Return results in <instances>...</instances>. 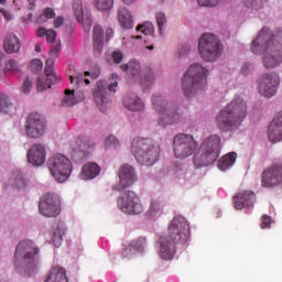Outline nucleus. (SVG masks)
Listing matches in <instances>:
<instances>
[{"mask_svg": "<svg viewBox=\"0 0 282 282\" xmlns=\"http://www.w3.org/2000/svg\"><path fill=\"white\" fill-rule=\"evenodd\" d=\"M230 0H197L198 6L200 8H215V6H219V3H226Z\"/></svg>", "mask_w": 282, "mask_h": 282, "instance_id": "nucleus-44", "label": "nucleus"}, {"mask_svg": "<svg viewBox=\"0 0 282 282\" xmlns=\"http://www.w3.org/2000/svg\"><path fill=\"white\" fill-rule=\"evenodd\" d=\"M36 34L39 39H43V36H46L47 43H54V41H56V31L52 29L46 30L45 28H39Z\"/></svg>", "mask_w": 282, "mask_h": 282, "instance_id": "nucleus-38", "label": "nucleus"}, {"mask_svg": "<svg viewBox=\"0 0 282 282\" xmlns=\"http://www.w3.org/2000/svg\"><path fill=\"white\" fill-rule=\"evenodd\" d=\"M44 72H54V59H47Z\"/></svg>", "mask_w": 282, "mask_h": 282, "instance_id": "nucleus-57", "label": "nucleus"}, {"mask_svg": "<svg viewBox=\"0 0 282 282\" xmlns=\"http://www.w3.org/2000/svg\"><path fill=\"white\" fill-rule=\"evenodd\" d=\"M36 21H37V23H45V21H47L45 13H42L41 15H39Z\"/></svg>", "mask_w": 282, "mask_h": 282, "instance_id": "nucleus-61", "label": "nucleus"}, {"mask_svg": "<svg viewBox=\"0 0 282 282\" xmlns=\"http://www.w3.org/2000/svg\"><path fill=\"white\" fill-rule=\"evenodd\" d=\"M118 208H120L126 215H141L144 213V205L140 200V196L135 192H124L122 193L118 200Z\"/></svg>", "mask_w": 282, "mask_h": 282, "instance_id": "nucleus-13", "label": "nucleus"}, {"mask_svg": "<svg viewBox=\"0 0 282 282\" xmlns=\"http://www.w3.org/2000/svg\"><path fill=\"white\" fill-rule=\"evenodd\" d=\"M262 186L272 188L282 184V164H273L262 173Z\"/></svg>", "mask_w": 282, "mask_h": 282, "instance_id": "nucleus-17", "label": "nucleus"}, {"mask_svg": "<svg viewBox=\"0 0 282 282\" xmlns=\"http://www.w3.org/2000/svg\"><path fill=\"white\" fill-rule=\"evenodd\" d=\"M137 32H142V34H144L145 36H149L153 34V32H155V28L153 26V23L145 22L137 26Z\"/></svg>", "mask_w": 282, "mask_h": 282, "instance_id": "nucleus-41", "label": "nucleus"}, {"mask_svg": "<svg viewBox=\"0 0 282 282\" xmlns=\"http://www.w3.org/2000/svg\"><path fill=\"white\" fill-rule=\"evenodd\" d=\"M118 21L123 30H131L133 28V15L126 7H120L118 10Z\"/></svg>", "mask_w": 282, "mask_h": 282, "instance_id": "nucleus-34", "label": "nucleus"}, {"mask_svg": "<svg viewBox=\"0 0 282 282\" xmlns=\"http://www.w3.org/2000/svg\"><path fill=\"white\" fill-rule=\"evenodd\" d=\"M221 152V137L212 134L207 137L194 155L193 162L196 169L213 164Z\"/></svg>", "mask_w": 282, "mask_h": 282, "instance_id": "nucleus-4", "label": "nucleus"}, {"mask_svg": "<svg viewBox=\"0 0 282 282\" xmlns=\"http://www.w3.org/2000/svg\"><path fill=\"white\" fill-rule=\"evenodd\" d=\"M40 213L44 217H57L61 215V197L54 193H47L40 199Z\"/></svg>", "mask_w": 282, "mask_h": 282, "instance_id": "nucleus-16", "label": "nucleus"}, {"mask_svg": "<svg viewBox=\"0 0 282 282\" xmlns=\"http://www.w3.org/2000/svg\"><path fill=\"white\" fill-rule=\"evenodd\" d=\"M224 52V46L215 34L205 33L198 41V54L203 61L215 63Z\"/></svg>", "mask_w": 282, "mask_h": 282, "instance_id": "nucleus-10", "label": "nucleus"}, {"mask_svg": "<svg viewBox=\"0 0 282 282\" xmlns=\"http://www.w3.org/2000/svg\"><path fill=\"white\" fill-rule=\"evenodd\" d=\"M124 58V55L120 51H115L112 53V59L115 63L119 64L122 63V59Z\"/></svg>", "mask_w": 282, "mask_h": 282, "instance_id": "nucleus-53", "label": "nucleus"}, {"mask_svg": "<svg viewBox=\"0 0 282 282\" xmlns=\"http://www.w3.org/2000/svg\"><path fill=\"white\" fill-rule=\"evenodd\" d=\"M156 23L159 26L160 32H162V28H164V25H166V15L162 12L156 14Z\"/></svg>", "mask_w": 282, "mask_h": 282, "instance_id": "nucleus-50", "label": "nucleus"}, {"mask_svg": "<svg viewBox=\"0 0 282 282\" xmlns=\"http://www.w3.org/2000/svg\"><path fill=\"white\" fill-rule=\"evenodd\" d=\"M123 107L129 111H142L144 109V102L138 95L130 93L123 97Z\"/></svg>", "mask_w": 282, "mask_h": 282, "instance_id": "nucleus-29", "label": "nucleus"}, {"mask_svg": "<svg viewBox=\"0 0 282 282\" xmlns=\"http://www.w3.org/2000/svg\"><path fill=\"white\" fill-rule=\"evenodd\" d=\"M46 130L47 123L45 122V118L42 117L41 113L33 112L28 116L24 123V133L31 140H39V138H43Z\"/></svg>", "mask_w": 282, "mask_h": 282, "instance_id": "nucleus-14", "label": "nucleus"}, {"mask_svg": "<svg viewBox=\"0 0 282 282\" xmlns=\"http://www.w3.org/2000/svg\"><path fill=\"white\" fill-rule=\"evenodd\" d=\"M248 116V102L240 96H236L225 108L216 116V126L220 131H235L241 126Z\"/></svg>", "mask_w": 282, "mask_h": 282, "instance_id": "nucleus-2", "label": "nucleus"}, {"mask_svg": "<svg viewBox=\"0 0 282 282\" xmlns=\"http://www.w3.org/2000/svg\"><path fill=\"white\" fill-rule=\"evenodd\" d=\"M29 3V10H34L36 8V0H26Z\"/></svg>", "mask_w": 282, "mask_h": 282, "instance_id": "nucleus-60", "label": "nucleus"}, {"mask_svg": "<svg viewBox=\"0 0 282 282\" xmlns=\"http://www.w3.org/2000/svg\"><path fill=\"white\" fill-rule=\"evenodd\" d=\"M94 142L79 138L76 141L72 143V149H73V158L75 160H87L89 156V153L94 151Z\"/></svg>", "mask_w": 282, "mask_h": 282, "instance_id": "nucleus-19", "label": "nucleus"}, {"mask_svg": "<svg viewBox=\"0 0 282 282\" xmlns=\"http://www.w3.org/2000/svg\"><path fill=\"white\" fill-rule=\"evenodd\" d=\"M104 41L105 33L102 32V26L96 25L93 31V50L95 56L102 54Z\"/></svg>", "mask_w": 282, "mask_h": 282, "instance_id": "nucleus-30", "label": "nucleus"}, {"mask_svg": "<svg viewBox=\"0 0 282 282\" xmlns=\"http://www.w3.org/2000/svg\"><path fill=\"white\" fill-rule=\"evenodd\" d=\"M191 239V226L183 216H175L169 225L167 234L156 239V252L163 261H173L177 246H184Z\"/></svg>", "mask_w": 282, "mask_h": 282, "instance_id": "nucleus-1", "label": "nucleus"}, {"mask_svg": "<svg viewBox=\"0 0 282 282\" xmlns=\"http://www.w3.org/2000/svg\"><path fill=\"white\" fill-rule=\"evenodd\" d=\"M7 72H19V62L15 59H9V62L6 65Z\"/></svg>", "mask_w": 282, "mask_h": 282, "instance_id": "nucleus-49", "label": "nucleus"}, {"mask_svg": "<svg viewBox=\"0 0 282 282\" xmlns=\"http://www.w3.org/2000/svg\"><path fill=\"white\" fill-rule=\"evenodd\" d=\"M131 153L140 164L153 166L160 158V145L151 139L134 138L131 143Z\"/></svg>", "mask_w": 282, "mask_h": 282, "instance_id": "nucleus-5", "label": "nucleus"}, {"mask_svg": "<svg viewBox=\"0 0 282 282\" xmlns=\"http://www.w3.org/2000/svg\"><path fill=\"white\" fill-rule=\"evenodd\" d=\"M17 106L8 95L0 91V113H14Z\"/></svg>", "mask_w": 282, "mask_h": 282, "instance_id": "nucleus-36", "label": "nucleus"}, {"mask_svg": "<svg viewBox=\"0 0 282 282\" xmlns=\"http://www.w3.org/2000/svg\"><path fill=\"white\" fill-rule=\"evenodd\" d=\"M191 52V45L184 44L176 51L177 58H182V56H186Z\"/></svg>", "mask_w": 282, "mask_h": 282, "instance_id": "nucleus-48", "label": "nucleus"}, {"mask_svg": "<svg viewBox=\"0 0 282 282\" xmlns=\"http://www.w3.org/2000/svg\"><path fill=\"white\" fill-rule=\"evenodd\" d=\"M95 8L99 12H107L113 8V0H95Z\"/></svg>", "mask_w": 282, "mask_h": 282, "instance_id": "nucleus-39", "label": "nucleus"}, {"mask_svg": "<svg viewBox=\"0 0 282 282\" xmlns=\"http://www.w3.org/2000/svg\"><path fill=\"white\" fill-rule=\"evenodd\" d=\"M44 17H46V19H54V17H56V13L54 12V9L52 8H46L43 12Z\"/></svg>", "mask_w": 282, "mask_h": 282, "instance_id": "nucleus-54", "label": "nucleus"}, {"mask_svg": "<svg viewBox=\"0 0 282 282\" xmlns=\"http://www.w3.org/2000/svg\"><path fill=\"white\" fill-rule=\"evenodd\" d=\"M252 69H254V64L250 62H246L241 67V72H252Z\"/></svg>", "mask_w": 282, "mask_h": 282, "instance_id": "nucleus-55", "label": "nucleus"}, {"mask_svg": "<svg viewBox=\"0 0 282 282\" xmlns=\"http://www.w3.org/2000/svg\"><path fill=\"white\" fill-rule=\"evenodd\" d=\"M281 79L276 73L263 74L258 80V91L264 98H272L276 95Z\"/></svg>", "mask_w": 282, "mask_h": 282, "instance_id": "nucleus-15", "label": "nucleus"}, {"mask_svg": "<svg viewBox=\"0 0 282 282\" xmlns=\"http://www.w3.org/2000/svg\"><path fill=\"white\" fill-rule=\"evenodd\" d=\"M118 177L119 183L115 186L117 191L128 188V186H132L134 182H138L135 169L129 164H123L119 167Z\"/></svg>", "mask_w": 282, "mask_h": 282, "instance_id": "nucleus-18", "label": "nucleus"}, {"mask_svg": "<svg viewBox=\"0 0 282 282\" xmlns=\"http://www.w3.org/2000/svg\"><path fill=\"white\" fill-rule=\"evenodd\" d=\"M120 140L115 135H109L105 141V149H119Z\"/></svg>", "mask_w": 282, "mask_h": 282, "instance_id": "nucleus-45", "label": "nucleus"}, {"mask_svg": "<svg viewBox=\"0 0 282 282\" xmlns=\"http://www.w3.org/2000/svg\"><path fill=\"white\" fill-rule=\"evenodd\" d=\"M236 162H237V153L235 152L228 153L218 161V169L219 171H228V169H232V166H235Z\"/></svg>", "mask_w": 282, "mask_h": 282, "instance_id": "nucleus-37", "label": "nucleus"}, {"mask_svg": "<svg viewBox=\"0 0 282 282\" xmlns=\"http://www.w3.org/2000/svg\"><path fill=\"white\" fill-rule=\"evenodd\" d=\"M28 68L30 72H43V62L39 58L32 59Z\"/></svg>", "mask_w": 282, "mask_h": 282, "instance_id": "nucleus-47", "label": "nucleus"}, {"mask_svg": "<svg viewBox=\"0 0 282 282\" xmlns=\"http://www.w3.org/2000/svg\"><path fill=\"white\" fill-rule=\"evenodd\" d=\"M45 282H69L67 271L61 265H53L48 271Z\"/></svg>", "mask_w": 282, "mask_h": 282, "instance_id": "nucleus-32", "label": "nucleus"}, {"mask_svg": "<svg viewBox=\"0 0 282 282\" xmlns=\"http://www.w3.org/2000/svg\"><path fill=\"white\" fill-rule=\"evenodd\" d=\"M144 215L150 221H158V219L164 215V205L162 204V200L152 199Z\"/></svg>", "mask_w": 282, "mask_h": 282, "instance_id": "nucleus-26", "label": "nucleus"}, {"mask_svg": "<svg viewBox=\"0 0 282 282\" xmlns=\"http://www.w3.org/2000/svg\"><path fill=\"white\" fill-rule=\"evenodd\" d=\"M100 165L98 163L89 162L86 163L79 173V178L84 182H88L89 180H96L100 175Z\"/></svg>", "mask_w": 282, "mask_h": 282, "instance_id": "nucleus-27", "label": "nucleus"}, {"mask_svg": "<svg viewBox=\"0 0 282 282\" xmlns=\"http://www.w3.org/2000/svg\"><path fill=\"white\" fill-rule=\"evenodd\" d=\"M35 52H41V44H35Z\"/></svg>", "mask_w": 282, "mask_h": 282, "instance_id": "nucleus-64", "label": "nucleus"}, {"mask_svg": "<svg viewBox=\"0 0 282 282\" xmlns=\"http://www.w3.org/2000/svg\"><path fill=\"white\" fill-rule=\"evenodd\" d=\"M10 184L18 191H25L30 187V178H28L23 172L17 170L11 174Z\"/></svg>", "mask_w": 282, "mask_h": 282, "instance_id": "nucleus-28", "label": "nucleus"}, {"mask_svg": "<svg viewBox=\"0 0 282 282\" xmlns=\"http://www.w3.org/2000/svg\"><path fill=\"white\" fill-rule=\"evenodd\" d=\"M121 69L123 72H140V69H142V65L140 62L132 59L127 64H122Z\"/></svg>", "mask_w": 282, "mask_h": 282, "instance_id": "nucleus-40", "label": "nucleus"}, {"mask_svg": "<svg viewBox=\"0 0 282 282\" xmlns=\"http://www.w3.org/2000/svg\"><path fill=\"white\" fill-rule=\"evenodd\" d=\"M3 47L7 54H17L21 50V40L14 34H9L4 37Z\"/></svg>", "mask_w": 282, "mask_h": 282, "instance_id": "nucleus-33", "label": "nucleus"}, {"mask_svg": "<svg viewBox=\"0 0 282 282\" xmlns=\"http://www.w3.org/2000/svg\"><path fill=\"white\" fill-rule=\"evenodd\" d=\"M204 72H187L184 74L182 87L187 98H193L206 89V78Z\"/></svg>", "mask_w": 282, "mask_h": 282, "instance_id": "nucleus-11", "label": "nucleus"}, {"mask_svg": "<svg viewBox=\"0 0 282 282\" xmlns=\"http://www.w3.org/2000/svg\"><path fill=\"white\" fill-rule=\"evenodd\" d=\"M58 52H61V45H57L53 50H51L50 52L51 58H58Z\"/></svg>", "mask_w": 282, "mask_h": 282, "instance_id": "nucleus-56", "label": "nucleus"}, {"mask_svg": "<svg viewBox=\"0 0 282 282\" xmlns=\"http://www.w3.org/2000/svg\"><path fill=\"white\" fill-rule=\"evenodd\" d=\"M153 109L159 113V124L167 127V124H175L182 120V112L178 109L169 106L166 98L162 95H153Z\"/></svg>", "mask_w": 282, "mask_h": 282, "instance_id": "nucleus-9", "label": "nucleus"}, {"mask_svg": "<svg viewBox=\"0 0 282 282\" xmlns=\"http://www.w3.org/2000/svg\"><path fill=\"white\" fill-rule=\"evenodd\" d=\"M197 140L192 134L178 133L173 139V152L177 160H186L197 151Z\"/></svg>", "mask_w": 282, "mask_h": 282, "instance_id": "nucleus-12", "label": "nucleus"}, {"mask_svg": "<svg viewBox=\"0 0 282 282\" xmlns=\"http://www.w3.org/2000/svg\"><path fill=\"white\" fill-rule=\"evenodd\" d=\"M85 100V93L80 89H66L61 101L62 107H74Z\"/></svg>", "mask_w": 282, "mask_h": 282, "instance_id": "nucleus-24", "label": "nucleus"}, {"mask_svg": "<svg viewBox=\"0 0 282 282\" xmlns=\"http://www.w3.org/2000/svg\"><path fill=\"white\" fill-rule=\"evenodd\" d=\"M118 74L113 73L109 78V83L107 80H99L96 84L94 90V100L102 113H105V111L111 107L109 94H116V89H118Z\"/></svg>", "mask_w": 282, "mask_h": 282, "instance_id": "nucleus-6", "label": "nucleus"}, {"mask_svg": "<svg viewBox=\"0 0 282 282\" xmlns=\"http://www.w3.org/2000/svg\"><path fill=\"white\" fill-rule=\"evenodd\" d=\"M48 241L55 246V248H61L63 243V237H65V225L63 223H57L53 226L50 231Z\"/></svg>", "mask_w": 282, "mask_h": 282, "instance_id": "nucleus-31", "label": "nucleus"}, {"mask_svg": "<svg viewBox=\"0 0 282 282\" xmlns=\"http://www.w3.org/2000/svg\"><path fill=\"white\" fill-rule=\"evenodd\" d=\"M124 76L128 85L138 83V79L140 78V85L143 91H149V89H151V85H153V77L149 73L128 72Z\"/></svg>", "mask_w": 282, "mask_h": 282, "instance_id": "nucleus-21", "label": "nucleus"}, {"mask_svg": "<svg viewBox=\"0 0 282 282\" xmlns=\"http://www.w3.org/2000/svg\"><path fill=\"white\" fill-rule=\"evenodd\" d=\"M63 23H65V20L63 19V17H57L54 20V28L58 29L61 28V25H63Z\"/></svg>", "mask_w": 282, "mask_h": 282, "instance_id": "nucleus-58", "label": "nucleus"}, {"mask_svg": "<svg viewBox=\"0 0 282 282\" xmlns=\"http://www.w3.org/2000/svg\"><path fill=\"white\" fill-rule=\"evenodd\" d=\"M270 142H282V111L278 112L268 129Z\"/></svg>", "mask_w": 282, "mask_h": 282, "instance_id": "nucleus-23", "label": "nucleus"}, {"mask_svg": "<svg viewBox=\"0 0 282 282\" xmlns=\"http://www.w3.org/2000/svg\"><path fill=\"white\" fill-rule=\"evenodd\" d=\"M265 1L268 0H242V3L246 6V8H251V10H261Z\"/></svg>", "mask_w": 282, "mask_h": 282, "instance_id": "nucleus-42", "label": "nucleus"}, {"mask_svg": "<svg viewBox=\"0 0 282 282\" xmlns=\"http://www.w3.org/2000/svg\"><path fill=\"white\" fill-rule=\"evenodd\" d=\"M163 175H176V177H181L183 180H186V170H182L181 167H175L174 170H169V167H165L163 170Z\"/></svg>", "mask_w": 282, "mask_h": 282, "instance_id": "nucleus-43", "label": "nucleus"}, {"mask_svg": "<svg viewBox=\"0 0 282 282\" xmlns=\"http://www.w3.org/2000/svg\"><path fill=\"white\" fill-rule=\"evenodd\" d=\"M270 224H272V218L268 215L262 216L261 218L262 230H265V228H270Z\"/></svg>", "mask_w": 282, "mask_h": 282, "instance_id": "nucleus-52", "label": "nucleus"}, {"mask_svg": "<svg viewBox=\"0 0 282 282\" xmlns=\"http://www.w3.org/2000/svg\"><path fill=\"white\" fill-rule=\"evenodd\" d=\"M26 155L28 162L33 166H43L47 158V150H45V145L35 143L28 150Z\"/></svg>", "mask_w": 282, "mask_h": 282, "instance_id": "nucleus-20", "label": "nucleus"}, {"mask_svg": "<svg viewBox=\"0 0 282 282\" xmlns=\"http://www.w3.org/2000/svg\"><path fill=\"white\" fill-rule=\"evenodd\" d=\"M144 250H147V238L139 237L130 242V245L124 250V254L126 257H128L129 256L128 251L135 253V252H144Z\"/></svg>", "mask_w": 282, "mask_h": 282, "instance_id": "nucleus-35", "label": "nucleus"}, {"mask_svg": "<svg viewBox=\"0 0 282 282\" xmlns=\"http://www.w3.org/2000/svg\"><path fill=\"white\" fill-rule=\"evenodd\" d=\"M123 3H126V6H131V3H133L134 0H122Z\"/></svg>", "mask_w": 282, "mask_h": 282, "instance_id": "nucleus-63", "label": "nucleus"}, {"mask_svg": "<svg viewBox=\"0 0 282 282\" xmlns=\"http://www.w3.org/2000/svg\"><path fill=\"white\" fill-rule=\"evenodd\" d=\"M2 14L7 21H12V19H14V15L10 11H2Z\"/></svg>", "mask_w": 282, "mask_h": 282, "instance_id": "nucleus-59", "label": "nucleus"}, {"mask_svg": "<svg viewBox=\"0 0 282 282\" xmlns=\"http://www.w3.org/2000/svg\"><path fill=\"white\" fill-rule=\"evenodd\" d=\"M98 76H100V73L98 72H76L70 75V83L72 85H75V87H83V85H89V78L96 80Z\"/></svg>", "mask_w": 282, "mask_h": 282, "instance_id": "nucleus-25", "label": "nucleus"}, {"mask_svg": "<svg viewBox=\"0 0 282 282\" xmlns=\"http://www.w3.org/2000/svg\"><path fill=\"white\" fill-rule=\"evenodd\" d=\"M234 204L236 210H243V208H252L254 206V193L250 191H241L234 196Z\"/></svg>", "mask_w": 282, "mask_h": 282, "instance_id": "nucleus-22", "label": "nucleus"}, {"mask_svg": "<svg viewBox=\"0 0 282 282\" xmlns=\"http://www.w3.org/2000/svg\"><path fill=\"white\" fill-rule=\"evenodd\" d=\"M8 73L7 72H0V80H7Z\"/></svg>", "mask_w": 282, "mask_h": 282, "instance_id": "nucleus-62", "label": "nucleus"}, {"mask_svg": "<svg viewBox=\"0 0 282 282\" xmlns=\"http://www.w3.org/2000/svg\"><path fill=\"white\" fill-rule=\"evenodd\" d=\"M73 9L75 12V17L77 18V21H79L80 23L85 17V13L83 11V3L80 1H75L73 4Z\"/></svg>", "mask_w": 282, "mask_h": 282, "instance_id": "nucleus-46", "label": "nucleus"}, {"mask_svg": "<svg viewBox=\"0 0 282 282\" xmlns=\"http://www.w3.org/2000/svg\"><path fill=\"white\" fill-rule=\"evenodd\" d=\"M41 249L30 239L21 240L14 253V265L21 276H32L39 269Z\"/></svg>", "mask_w": 282, "mask_h": 282, "instance_id": "nucleus-3", "label": "nucleus"}, {"mask_svg": "<svg viewBox=\"0 0 282 282\" xmlns=\"http://www.w3.org/2000/svg\"><path fill=\"white\" fill-rule=\"evenodd\" d=\"M34 80H36L37 91H45V89H50L52 85H57V83H61V77L54 72L41 74L31 73L24 78V82L20 88L21 94H24V96L30 95L34 85Z\"/></svg>", "mask_w": 282, "mask_h": 282, "instance_id": "nucleus-7", "label": "nucleus"}, {"mask_svg": "<svg viewBox=\"0 0 282 282\" xmlns=\"http://www.w3.org/2000/svg\"><path fill=\"white\" fill-rule=\"evenodd\" d=\"M187 72H208V68L204 67V65L202 63H194L192 64Z\"/></svg>", "mask_w": 282, "mask_h": 282, "instance_id": "nucleus-51", "label": "nucleus"}, {"mask_svg": "<svg viewBox=\"0 0 282 282\" xmlns=\"http://www.w3.org/2000/svg\"><path fill=\"white\" fill-rule=\"evenodd\" d=\"M47 166L52 177L59 184L67 182L74 171L72 160L62 153L53 154L47 161Z\"/></svg>", "mask_w": 282, "mask_h": 282, "instance_id": "nucleus-8", "label": "nucleus"}]
</instances>
